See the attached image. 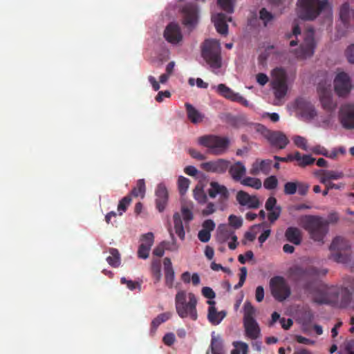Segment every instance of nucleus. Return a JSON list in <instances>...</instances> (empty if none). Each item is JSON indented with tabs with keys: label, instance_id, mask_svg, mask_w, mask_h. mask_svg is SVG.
Instances as JSON below:
<instances>
[{
	"label": "nucleus",
	"instance_id": "obj_17",
	"mask_svg": "<svg viewBox=\"0 0 354 354\" xmlns=\"http://www.w3.org/2000/svg\"><path fill=\"white\" fill-rule=\"evenodd\" d=\"M183 23L189 28L194 27L198 23V8L194 3L186 4L182 9Z\"/></svg>",
	"mask_w": 354,
	"mask_h": 354
},
{
	"label": "nucleus",
	"instance_id": "obj_22",
	"mask_svg": "<svg viewBox=\"0 0 354 354\" xmlns=\"http://www.w3.org/2000/svg\"><path fill=\"white\" fill-rule=\"evenodd\" d=\"M207 194L211 198H215L216 196H218L221 201H227L230 196L227 188L225 185L215 181L209 183Z\"/></svg>",
	"mask_w": 354,
	"mask_h": 354
},
{
	"label": "nucleus",
	"instance_id": "obj_11",
	"mask_svg": "<svg viewBox=\"0 0 354 354\" xmlns=\"http://www.w3.org/2000/svg\"><path fill=\"white\" fill-rule=\"evenodd\" d=\"M328 294L330 301L339 308L348 307L353 298V291L348 288H333Z\"/></svg>",
	"mask_w": 354,
	"mask_h": 354
},
{
	"label": "nucleus",
	"instance_id": "obj_8",
	"mask_svg": "<svg viewBox=\"0 0 354 354\" xmlns=\"http://www.w3.org/2000/svg\"><path fill=\"white\" fill-rule=\"evenodd\" d=\"M330 250L331 252L330 259L337 263H344L350 259V243L342 237L337 236L333 240L330 245Z\"/></svg>",
	"mask_w": 354,
	"mask_h": 354
},
{
	"label": "nucleus",
	"instance_id": "obj_41",
	"mask_svg": "<svg viewBox=\"0 0 354 354\" xmlns=\"http://www.w3.org/2000/svg\"><path fill=\"white\" fill-rule=\"evenodd\" d=\"M241 183L244 186L250 187L256 189H260L262 185L260 179L252 177H245L243 178L241 180Z\"/></svg>",
	"mask_w": 354,
	"mask_h": 354
},
{
	"label": "nucleus",
	"instance_id": "obj_35",
	"mask_svg": "<svg viewBox=\"0 0 354 354\" xmlns=\"http://www.w3.org/2000/svg\"><path fill=\"white\" fill-rule=\"evenodd\" d=\"M109 252L111 255L106 258V261L111 266L118 268L120 265V254L118 250L111 248Z\"/></svg>",
	"mask_w": 354,
	"mask_h": 354
},
{
	"label": "nucleus",
	"instance_id": "obj_55",
	"mask_svg": "<svg viewBox=\"0 0 354 354\" xmlns=\"http://www.w3.org/2000/svg\"><path fill=\"white\" fill-rule=\"evenodd\" d=\"M120 282L122 284H126L127 287L131 290H133L137 288H140V284L138 282L127 280L125 277H122Z\"/></svg>",
	"mask_w": 354,
	"mask_h": 354
},
{
	"label": "nucleus",
	"instance_id": "obj_30",
	"mask_svg": "<svg viewBox=\"0 0 354 354\" xmlns=\"http://www.w3.org/2000/svg\"><path fill=\"white\" fill-rule=\"evenodd\" d=\"M285 236L289 242L295 244L299 245L302 240L301 232L296 227H289L286 229Z\"/></svg>",
	"mask_w": 354,
	"mask_h": 354
},
{
	"label": "nucleus",
	"instance_id": "obj_40",
	"mask_svg": "<svg viewBox=\"0 0 354 354\" xmlns=\"http://www.w3.org/2000/svg\"><path fill=\"white\" fill-rule=\"evenodd\" d=\"M151 270L152 275L153 278H155V282H159L162 277L160 261L158 259L153 260L151 262Z\"/></svg>",
	"mask_w": 354,
	"mask_h": 354
},
{
	"label": "nucleus",
	"instance_id": "obj_43",
	"mask_svg": "<svg viewBox=\"0 0 354 354\" xmlns=\"http://www.w3.org/2000/svg\"><path fill=\"white\" fill-rule=\"evenodd\" d=\"M190 181L184 176H179L178 179V187L181 195H184L189 186Z\"/></svg>",
	"mask_w": 354,
	"mask_h": 354
},
{
	"label": "nucleus",
	"instance_id": "obj_42",
	"mask_svg": "<svg viewBox=\"0 0 354 354\" xmlns=\"http://www.w3.org/2000/svg\"><path fill=\"white\" fill-rule=\"evenodd\" d=\"M131 201L132 199L130 195L124 196L120 201L118 205V210L120 215H122V214L126 212Z\"/></svg>",
	"mask_w": 354,
	"mask_h": 354
},
{
	"label": "nucleus",
	"instance_id": "obj_62",
	"mask_svg": "<svg viewBox=\"0 0 354 354\" xmlns=\"http://www.w3.org/2000/svg\"><path fill=\"white\" fill-rule=\"evenodd\" d=\"M175 335L172 333H169L165 335L163 337L162 341L164 344L167 346H171L175 342Z\"/></svg>",
	"mask_w": 354,
	"mask_h": 354
},
{
	"label": "nucleus",
	"instance_id": "obj_7",
	"mask_svg": "<svg viewBox=\"0 0 354 354\" xmlns=\"http://www.w3.org/2000/svg\"><path fill=\"white\" fill-rule=\"evenodd\" d=\"M256 310L250 301L243 305V326L247 337L256 339L260 335V328L254 319Z\"/></svg>",
	"mask_w": 354,
	"mask_h": 354
},
{
	"label": "nucleus",
	"instance_id": "obj_58",
	"mask_svg": "<svg viewBox=\"0 0 354 354\" xmlns=\"http://www.w3.org/2000/svg\"><path fill=\"white\" fill-rule=\"evenodd\" d=\"M298 187L297 191L298 194L301 196H305L308 192L310 186L308 184L301 182H297Z\"/></svg>",
	"mask_w": 354,
	"mask_h": 354
},
{
	"label": "nucleus",
	"instance_id": "obj_53",
	"mask_svg": "<svg viewBox=\"0 0 354 354\" xmlns=\"http://www.w3.org/2000/svg\"><path fill=\"white\" fill-rule=\"evenodd\" d=\"M268 213V220L271 223H274L275 221H277L279 217L280 216L281 209L279 206L275 207V208L271 211H269Z\"/></svg>",
	"mask_w": 354,
	"mask_h": 354
},
{
	"label": "nucleus",
	"instance_id": "obj_61",
	"mask_svg": "<svg viewBox=\"0 0 354 354\" xmlns=\"http://www.w3.org/2000/svg\"><path fill=\"white\" fill-rule=\"evenodd\" d=\"M182 216L186 221H190L193 219V214L192 211L185 206H183L181 209Z\"/></svg>",
	"mask_w": 354,
	"mask_h": 354
},
{
	"label": "nucleus",
	"instance_id": "obj_28",
	"mask_svg": "<svg viewBox=\"0 0 354 354\" xmlns=\"http://www.w3.org/2000/svg\"><path fill=\"white\" fill-rule=\"evenodd\" d=\"M227 19V16L223 13H218L212 17L215 28L217 32L221 35L227 34L228 26L226 22Z\"/></svg>",
	"mask_w": 354,
	"mask_h": 354
},
{
	"label": "nucleus",
	"instance_id": "obj_18",
	"mask_svg": "<svg viewBox=\"0 0 354 354\" xmlns=\"http://www.w3.org/2000/svg\"><path fill=\"white\" fill-rule=\"evenodd\" d=\"M217 92L219 95L232 102H236L243 106H249V102L238 93L234 92L230 88L224 84H220L217 86Z\"/></svg>",
	"mask_w": 354,
	"mask_h": 354
},
{
	"label": "nucleus",
	"instance_id": "obj_49",
	"mask_svg": "<svg viewBox=\"0 0 354 354\" xmlns=\"http://www.w3.org/2000/svg\"><path fill=\"white\" fill-rule=\"evenodd\" d=\"M229 224L234 229H239L243 225V219L235 215H230L228 218Z\"/></svg>",
	"mask_w": 354,
	"mask_h": 354
},
{
	"label": "nucleus",
	"instance_id": "obj_19",
	"mask_svg": "<svg viewBox=\"0 0 354 354\" xmlns=\"http://www.w3.org/2000/svg\"><path fill=\"white\" fill-rule=\"evenodd\" d=\"M295 106L297 110L305 120H312L317 115L314 106L304 98L297 99Z\"/></svg>",
	"mask_w": 354,
	"mask_h": 354
},
{
	"label": "nucleus",
	"instance_id": "obj_20",
	"mask_svg": "<svg viewBox=\"0 0 354 354\" xmlns=\"http://www.w3.org/2000/svg\"><path fill=\"white\" fill-rule=\"evenodd\" d=\"M165 39L171 44H178L183 39V34L178 24L171 22L165 28L164 31Z\"/></svg>",
	"mask_w": 354,
	"mask_h": 354
},
{
	"label": "nucleus",
	"instance_id": "obj_57",
	"mask_svg": "<svg viewBox=\"0 0 354 354\" xmlns=\"http://www.w3.org/2000/svg\"><path fill=\"white\" fill-rule=\"evenodd\" d=\"M211 233L206 230H201L198 234V239L203 243H207L209 241Z\"/></svg>",
	"mask_w": 354,
	"mask_h": 354
},
{
	"label": "nucleus",
	"instance_id": "obj_1",
	"mask_svg": "<svg viewBox=\"0 0 354 354\" xmlns=\"http://www.w3.org/2000/svg\"><path fill=\"white\" fill-rule=\"evenodd\" d=\"M288 277L293 281L299 282L305 281L304 290L313 296V300L317 304L326 302V297L323 294V286L318 278L328 273L326 268L319 269L312 266L303 267L295 265L288 269Z\"/></svg>",
	"mask_w": 354,
	"mask_h": 354
},
{
	"label": "nucleus",
	"instance_id": "obj_2",
	"mask_svg": "<svg viewBox=\"0 0 354 354\" xmlns=\"http://www.w3.org/2000/svg\"><path fill=\"white\" fill-rule=\"evenodd\" d=\"M197 299L192 292L185 290L178 291L175 297V306L178 315L182 318H189L196 321L198 318Z\"/></svg>",
	"mask_w": 354,
	"mask_h": 354
},
{
	"label": "nucleus",
	"instance_id": "obj_51",
	"mask_svg": "<svg viewBox=\"0 0 354 354\" xmlns=\"http://www.w3.org/2000/svg\"><path fill=\"white\" fill-rule=\"evenodd\" d=\"M315 161V159L310 155H303L301 159L297 165L301 167H305L308 165H313Z\"/></svg>",
	"mask_w": 354,
	"mask_h": 354
},
{
	"label": "nucleus",
	"instance_id": "obj_31",
	"mask_svg": "<svg viewBox=\"0 0 354 354\" xmlns=\"http://www.w3.org/2000/svg\"><path fill=\"white\" fill-rule=\"evenodd\" d=\"M188 119L194 124H198L203 121L204 118L193 105L189 103L185 104Z\"/></svg>",
	"mask_w": 354,
	"mask_h": 354
},
{
	"label": "nucleus",
	"instance_id": "obj_12",
	"mask_svg": "<svg viewBox=\"0 0 354 354\" xmlns=\"http://www.w3.org/2000/svg\"><path fill=\"white\" fill-rule=\"evenodd\" d=\"M315 48L314 30L313 28H309L306 33L304 43L295 53L297 58L305 59L313 55Z\"/></svg>",
	"mask_w": 354,
	"mask_h": 354
},
{
	"label": "nucleus",
	"instance_id": "obj_26",
	"mask_svg": "<svg viewBox=\"0 0 354 354\" xmlns=\"http://www.w3.org/2000/svg\"><path fill=\"white\" fill-rule=\"evenodd\" d=\"M229 174L232 178L235 181H240L246 174V168L245 165L240 161L235 162L232 165H229Z\"/></svg>",
	"mask_w": 354,
	"mask_h": 354
},
{
	"label": "nucleus",
	"instance_id": "obj_36",
	"mask_svg": "<svg viewBox=\"0 0 354 354\" xmlns=\"http://www.w3.org/2000/svg\"><path fill=\"white\" fill-rule=\"evenodd\" d=\"M145 191L146 187L145 180L139 179L137 180L136 185L131 190V195L134 197L140 196L143 198L145 197Z\"/></svg>",
	"mask_w": 354,
	"mask_h": 354
},
{
	"label": "nucleus",
	"instance_id": "obj_23",
	"mask_svg": "<svg viewBox=\"0 0 354 354\" xmlns=\"http://www.w3.org/2000/svg\"><path fill=\"white\" fill-rule=\"evenodd\" d=\"M156 206L160 212H162L168 202V192L165 185L160 183L158 185L156 191Z\"/></svg>",
	"mask_w": 354,
	"mask_h": 354
},
{
	"label": "nucleus",
	"instance_id": "obj_27",
	"mask_svg": "<svg viewBox=\"0 0 354 354\" xmlns=\"http://www.w3.org/2000/svg\"><path fill=\"white\" fill-rule=\"evenodd\" d=\"M165 279L166 286L171 288L174 286L175 272L172 267L171 259L169 257H165L163 260Z\"/></svg>",
	"mask_w": 354,
	"mask_h": 354
},
{
	"label": "nucleus",
	"instance_id": "obj_24",
	"mask_svg": "<svg viewBox=\"0 0 354 354\" xmlns=\"http://www.w3.org/2000/svg\"><path fill=\"white\" fill-rule=\"evenodd\" d=\"M268 139L272 146L279 149H284L289 143V140L286 135L280 131L270 132Z\"/></svg>",
	"mask_w": 354,
	"mask_h": 354
},
{
	"label": "nucleus",
	"instance_id": "obj_34",
	"mask_svg": "<svg viewBox=\"0 0 354 354\" xmlns=\"http://www.w3.org/2000/svg\"><path fill=\"white\" fill-rule=\"evenodd\" d=\"M170 313H164L158 315L151 322V333L153 335L158 327L163 322L167 321L171 317Z\"/></svg>",
	"mask_w": 354,
	"mask_h": 354
},
{
	"label": "nucleus",
	"instance_id": "obj_50",
	"mask_svg": "<svg viewBox=\"0 0 354 354\" xmlns=\"http://www.w3.org/2000/svg\"><path fill=\"white\" fill-rule=\"evenodd\" d=\"M251 196L244 191H239L236 194V200L241 205L245 206Z\"/></svg>",
	"mask_w": 354,
	"mask_h": 354
},
{
	"label": "nucleus",
	"instance_id": "obj_47",
	"mask_svg": "<svg viewBox=\"0 0 354 354\" xmlns=\"http://www.w3.org/2000/svg\"><path fill=\"white\" fill-rule=\"evenodd\" d=\"M298 187L297 182H288L284 185V193L286 195H293Z\"/></svg>",
	"mask_w": 354,
	"mask_h": 354
},
{
	"label": "nucleus",
	"instance_id": "obj_52",
	"mask_svg": "<svg viewBox=\"0 0 354 354\" xmlns=\"http://www.w3.org/2000/svg\"><path fill=\"white\" fill-rule=\"evenodd\" d=\"M140 241L142 245H147L149 244V247H151L154 242V236L152 232H148L142 235Z\"/></svg>",
	"mask_w": 354,
	"mask_h": 354
},
{
	"label": "nucleus",
	"instance_id": "obj_64",
	"mask_svg": "<svg viewBox=\"0 0 354 354\" xmlns=\"http://www.w3.org/2000/svg\"><path fill=\"white\" fill-rule=\"evenodd\" d=\"M346 55L350 63H354V44L349 46L346 50Z\"/></svg>",
	"mask_w": 354,
	"mask_h": 354
},
{
	"label": "nucleus",
	"instance_id": "obj_59",
	"mask_svg": "<svg viewBox=\"0 0 354 354\" xmlns=\"http://www.w3.org/2000/svg\"><path fill=\"white\" fill-rule=\"evenodd\" d=\"M259 205L260 203L258 198L256 196H251L245 206H247L248 208L257 209L259 207Z\"/></svg>",
	"mask_w": 354,
	"mask_h": 354
},
{
	"label": "nucleus",
	"instance_id": "obj_14",
	"mask_svg": "<svg viewBox=\"0 0 354 354\" xmlns=\"http://www.w3.org/2000/svg\"><path fill=\"white\" fill-rule=\"evenodd\" d=\"M232 241L228 243V247L230 250H235L237 247V236L234 231L230 229L227 225L221 224L218 227L216 232V240L219 243H225L227 240Z\"/></svg>",
	"mask_w": 354,
	"mask_h": 354
},
{
	"label": "nucleus",
	"instance_id": "obj_33",
	"mask_svg": "<svg viewBox=\"0 0 354 354\" xmlns=\"http://www.w3.org/2000/svg\"><path fill=\"white\" fill-rule=\"evenodd\" d=\"M313 319L314 314L310 308H306L301 311L299 321L305 328L310 326Z\"/></svg>",
	"mask_w": 354,
	"mask_h": 354
},
{
	"label": "nucleus",
	"instance_id": "obj_4",
	"mask_svg": "<svg viewBox=\"0 0 354 354\" xmlns=\"http://www.w3.org/2000/svg\"><path fill=\"white\" fill-rule=\"evenodd\" d=\"M201 56L212 69L222 66L221 48L218 40L205 39L201 46Z\"/></svg>",
	"mask_w": 354,
	"mask_h": 354
},
{
	"label": "nucleus",
	"instance_id": "obj_29",
	"mask_svg": "<svg viewBox=\"0 0 354 354\" xmlns=\"http://www.w3.org/2000/svg\"><path fill=\"white\" fill-rule=\"evenodd\" d=\"M319 174L320 175V182L323 184H326L331 180L341 179L344 176L342 171L324 169L319 170Z\"/></svg>",
	"mask_w": 354,
	"mask_h": 354
},
{
	"label": "nucleus",
	"instance_id": "obj_46",
	"mask_svg": "<svg viewBox=\"0 0 354 354\" xmlns=\"http://www.w3.org/2000/svg\"><path fill=\"white\" fill-rule=\"evenodd\" d=\"M218 4L227 13H232L234 12V5L232 0H218Z\"/></svg>",
	"mask_w": 354,
	"mask_h": 354
},
{
	"label": "nucleus",
	"instance_id": "obj_54",
	"mask_svg": "<svg viewBox=\"0 0 354 354\" xmlns=\"http://www.w3.org/2000/svg\"><path fill=\"white\" fill-rule=\"evenodd\" d=\"M272 163V161L269 159L260 160L259 169L261 170V172L263 173L264 174H269L271 169Z\"/></svg>",
	"mask_w": 354,
	"mask_h": 354
},
{
	"label": "nucleus",
	"instance_id": "obj_38",
	"mask_svg": "<svg viewBox=\"0 0 354 354\" xmlns=\"http://www.w3.org/2000/svg\"><path fill=\"white\" fill-rule=\"evenodd\" d=\"M169 235L171 237V241H162L165 246V250L171 252H177L179 249V245L176 242V239L174 234L171 229H169Z\"/></svg>",
	"mask_w": 354,
	"mask_h": 354
},
{
	"label": "nucleus",
	"instance_id": "obj_45",
	"mask_svg": "<svg viewBox=\"0 0 354 354\" xmlns=\"http://www.w3.org/2000/svg\"><path fill=\"white\" fill-rule=\"evenodd\" d=\"M278 185V180L275 176H270L266 178L263 186L267 189H274Z\"/></svg>",
	"mask_w": 354,
	"mask_h": 354
},
{
	"label": "nucleus",
	"instance_id": "obj_39",
	"mask_svg": "<svg viewBox=\"0 0 354 354\" xmlns=\"http://www.w3.org/2000/svg\"><path fill=\"white\" fill-rule=\"evenodd\" d=\"M211 351L212 353H225L223 341L219 337H212Z\"/></svg>",
	"mask_w": 354,
	"mask_h": 354
},
{
	"label": "nucleus",
	"instance_id": "obj_6",
	"mask_svg": "<svg viewBox=\"0 0 354 354\" xmlns=\"http://www.w3.org/2000/svg\"><path fill=\"white\" fill-rule=\"evenodd\" d=\"M200 145L207 148L208 153L214 156L225 153L230 146V140L226 137L215 135H205L198 138Z\"/></svg>",
	"mask_w": 354,
	"mask_h": 354
},
{
	"label": "nucleus",
	"instance_id": "obj_60",
	"mask_svg": "<svg viewBox=\"0 0 354 354\" xmlns=\"http://www.w3.org/2000/svg\"><path fill=\"white\" fill-rule=\"evenodd\" d=\"M254 258L253 252L251 250L247 251L245 254H239L238 257V260L241 264H244L246 262V259L248 260H252Z\"/></svg>",
	"mask_w": 354,
	"mask_h": 354
},
{
	"label": "nucleus",
	"instance_id": "obj_63",
	"mask_svg": "<svg viewBox=\"0 0 354 354\" xmlns=\"http://www.w3.org/2000/svg\"><path fill=\"white\" fill-rule=\"evenodd\" d=\"M276 204H277V199L273 196H270L268 198V200L266 202V205H265L266 209L268 211H271V210L274 209L275 208V207H277Z\"/></svg>",
	"mask_w": 354,
	"mask_h": 354
},
{
	"label": "nucleus",
	"instance_id": "obj_3",
	"mask_svg": "<svg viewBox=\"0 0 354 354\" xmlns=\"http://www.w3.org/2000/svg\"><path fill=\"white\" fill-rule=\"evenodd\" d=\"M300 224L308 232L310 237L319 244L324 243V239L328 232L327 222L322 217L305 215L300 218Z\"/></svg>",
	"mask_w": 354,
	"mask_h": 354
},
{
	"label": "nucleus",
	"instance_id": "obj_25",
	"mask_svg": "<svg viewBox=\"0 0 354 354\" xmlns=\"http://www.w3.org/2000/svg\"><path fill=\"white\" fill-rule=\"evenodd\" d=\"M207 303L210 305L208 308L207 319L212 325H218L225 317L226 312L221 310L218 312L214 306L215 301H208Z\"/></svg>",
	"mask_w": 354,
	"mask_h": 354
},
{
	"label": "nucleus",
	"instance_id": "obj_44",
	"mask_svg": "<svg viewBox=\"0 0 354 354\" xmlns=\"http://www.w3.org/2000/svg\"><path fill=\"white\" fill-rule=\"evenodd\" d=\"M292 140L294 144L299 148L307 151L308 145H307V140L302 136H295L292 138Z\"/></svg>",
	"mask_w": 354,
	"mask_h": 354
},
{
	"label": "nucleus",
	"instance_id": "obj_37",
	"mask_svg": "<svg viewBox=\"0 0 354 354\" xmlns=\"http://www.w3.org/2000/svg\"><path fill=\"white\" fill-rule=\"evenodd\" d=\"M350 7L348 3H344L342 5L339 9V17L344 26H348L351 18Z\"/></svg>",
	"mask_w": 354,
	"mask_h": 354
},
{
	"label": "nucleus",
	"instance_id": "obj_21",
	"mask_svg": "<svg viewBox=\"0 0 354 354\" xmlns=\"http://www.w3.org/2000/svg\"><path fill=\"white\" fill-rule=\"evenodd\" d=\"M339 119L342 126L348 129L354 128V105L345 104L341 107Z\"/></svg>",
	"mask_w": 354,
	"mask_h": 354
},
{
	"label": "nucleus",
	"instance_id": "obj_56",
	"mask_svg": "<svg viewBox=\"0 0 354 354\" xmlns=\"http://www.w3.org/2000/svg\"><path fill=\"white\" fill-rule=\"evenodd\" d=\"M259 15L260 19L264 21L265 25L273 18L272 13L268 12L266 8H262L259 12Z\"/></svg>",
	"mask_w": 354,
	"mask_h": 354
},
{
	"label": "nucleus",
	"instance_id": "obj_48",
	"mask_svg": "<svg viewBox=\"0 0 354 354\" xmlns=\"http://www.w3.org/2000/svg\"><path fill=\"white\" fill-rule=\"evenodd\" d=\"M151 247H149V244L147 245L140 244L138 250V257L140 259H146L149 257V251Z\"/></svg>",
	"mask_w": 354,
	"mask_h": 354
},
{
	"label": "nucleus",
	"instance_id": "obj_13",
	"mask_svg": "<svg viewBox=\"0 0 354 354\" xmlns=\"http://www.w3.org/2000/svg\"><path fill=\"white\" fill-rule=\"evenodd\" d=\"M351 78L345 72H339L334 80V88L335 93L340 97L347 95L352 89Z\"/></svg>",
	"mask_w": 354,
	"mask_h": 354
},
{
	"label": "nucleus",
	"instance_id": "obj_16",
	"mask_svg": "<svg viewBox=\"0 0 354 354\" xmlns=\"http://www.w3.org/2000/svg\"><path fill=\"white\" fill-rule=\"evenodd\" d=\"M317 92L322 108L328 112H333L335 109L337 104L333 100L330 88L319 84L317 86Z\"/></svg>",
	"mask_w": 354,
	"mask_h": 354
},
{
	"label": "nucleus",
	"instance_id": "obj_32",
	"mask_svg": "<svg viewBox=\"0 0 354 354\" xmlns=\"http://www.w3.org/2000/svg\"><path fill=\"white\" fill-rule=\"evenodd\" d=\"M174 229L176 234L181 240L185 239V232L181 219V216L178 212H176L173 216Z\"/></svg>",
	"mask_w": 354,
	"mask_h": 354
},
{
	"label": "nucleus",
	"instance_id": "obj_10",
	"mask_svg": "<svg viewBox=\"0 0 354 354\" xmlns=\"http://www.w3.org/2000/svg\"><path fill=\"white\" fill-rule=\"evenodd\" d=\"M270 287L272 296L279 301L286 300L290 295V288L283 277H272L270 281Z\"/></svg>",
	"mask_w": 354,
	"mask_h": 354
},
{
	"label": "nucleus",
	"instance_id": "obj_9",
	"mask_svg": "<svg viewBox=\"0 0 354 354\" xmlns=\"http://www.w3.org/2000/svg\"><path fill=\"white\" fill-rule=\"evenodd\" d=\"M272 88L277 99L283 98L287 93V73L282 68H276L272 71Z\"/></svg>",
	"mask_w": 354,
	"mask_h": 354
},
{
	"label": "nucleus",
	"instance_id": "obj_15",
	"mask_svg": "<svg viewBox=\"0 0 354 354\" xmlns=\"http://www.w3.org/2000/svg\"><path fill=\"white\" fill-rule=\"evenodd\" d=\"M230 162L225 159L219 158L201 164V168L207 172L224 174L229 168Z\"/></svg>",
	"mask_w": 354,
	"mask_h": 354
},
{
	"label": "nucleus",
	"instance_id": "obj_5",
	"mask_svg": "<svg viewBox=\"0 0 354 354\" xmlns=\"http://www.w3.org/2000/svg\"><path fill=\"white\" fill-rule=\"evenodd\" d=\"M327 5V0H298V17L304 20H313L325 9Z\"/></svg>",
	"mask_w": 354,
	"mask_h": 354
}]
</instances>
